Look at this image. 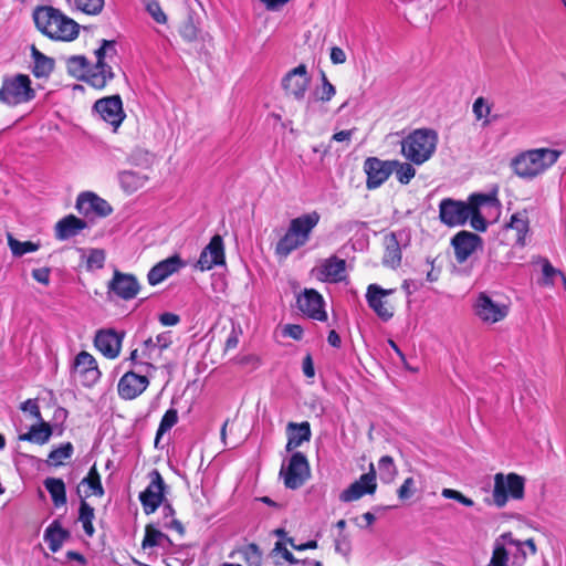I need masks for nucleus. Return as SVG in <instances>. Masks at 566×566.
<instances>
[{"label":"nucleus","instance_id":"e2e57ef3","mask_svg":"<svg viewBox=\"0 0 566 566\" xmlns=\"http://www.w3.org/2000/svg\"><path fill=\"white\" fill-rule=\"evenodd\" d=\"M413 484H415V481L412 478H407L403 483L400 485V488L398 489L397 493H398V497L400 500H407L409 499L412 494H413Z\"/></svg>","mask_w":566,"mask_h":566},{"label":"nucleus","instance_id":"bb28decb","mask_svg":"<svg viewBox=\"0 0 566 566\" xmlns=\"http://www.w3.org/2000/svg\"><path fill=\"white\" fill-rule=\"evenodd\" d=\"M184 265L185 262L180 259L179 255L176 254L169 256L158 262L149 270L147 274L148 283L153 286L157 285L165 281L168 276L178 272Z\"/></svg>","mask_w":566,"mask_h":566},{"label":"nucleus","instance_id":"9d476101","mask_svg":"<svg viewBox=\"0 0 566 566\" xmlns=\"http://www.w3.org/2000/svg\"><path fill=\"white\" fill-rule=\"evenodd\" d=\"M473 311L483 323L495 324L507 316L509 306L493 301L485 292H481L474 301Z\"/></svg>","mask_w":566,"mask_h":566},{"label":"nucleus","instance_id":"4d7b16f0","mask_svg":"<svg viewBox=\"0 0 566 566\" xmlns=\"http://www.w3.org/2000/svg\"><path fill=\"white\" fill-rule=\"evenodd\" d=\"M335 552L345 557H348L352 552V542L348 534L339 533L335 539Z\"/></svg>","mask_w":566,"mask_h":566},{"label":"nucleus","instance_id":"4c0bfd02","mask_svg":"<svg viewBox=\"0 0 566 566\" xmlns=\"http://www.w3.org/2000/svg\"><path fill=\"white\" fill-rule=\"evenodd\" d=\"M499 541H504L505 544L516 547L523 560L527 558V552L524 551V546H528V554L534 556L537 554V546L534 538H527L525 541L516 539L513 537L512 532L503 533Z\"/></svg>","mask_w":566,"mask_h":566},{"label":"nucleus","instance_id":"6e6552de","mask_svg":"<svg viewBox=\"0 0 566 566\" xmlns=\"http://www.w3.org/2000/svg\"><path fill=\"white\" fill-rule=\"evenodd\" d=\"M71 368L73 376L87 388L96 385L102 376L96 359L85 350L75 356Z\"/></svg>","mask_w":566,"mask_h":566},{"label":"nucleus","instance_id":"a878e982","mask_svg":"<svg viewBox=\"0 0 566 566\" xmlns=\"http://www.w3.org/2000/svg\"><path fill=\"white\" fill-rule=\"evenodd\" d=\"M499 203L497 199L488 193H472L470 195V209L469 220L471 227L476 231H485L488 223L482 216L480 209L484 206L494 207Z\"/></svg>","mask_w":566,"mask_h":566},{"label":"nucleus","instance_id":"a19ab883","mask_svg":"<svg viewBox=\"0 0 566 566\" xmlns=\"http://www.w3.org/2000/svg\"><path fill=\"white\" fill-rule=\"evenodd\" d=\"M411 163H401L399 160H391V174L395 172L398 181L407 185L416 175V169Z\"/></svg>","mask_w":566,"mask_h":566},{"label":"nucleus","instance_id":"393cba45","mask_svg":"<svg viewBox=\"0 0 566 566\" xmlns=\"http://www.w3.org/2000/svg\"><path fill=\"white\" fill-rule=\"evenodd\" d=\"M308 462H285L282 463L280 476L287 489L301 488L310 478Z\"/></svg>","mask_w":566,"mask_h":566},{"label":"nucleus","instance_id":"f257e3e1","mask_svg":"<svg viewBox=\"0 0 566 566\" xmlns=\"http://www.w3.org/2000/svg\"><path fill=\"white\" fill-rule=\"evenodd\" d=\"M116 42L113 40H102L94 54L96 63L90 65L84 55H72L66 60V67L70 74L82 76L85 82L94 88H104L115 76L112 66L107 60H113L116 55Z\"/></svg>","mask_w":566,"mask_h":566},{"label":"nucleus","instance_id":"338daca9","mask_svg":"<svg viewBox=\"0 0 566 566\" xmlns=\"http://www.w3.org/2000/svg\"><path fill=\"white\" fill-rule=\"evenodd\" d=\"M32 277L44 285H49L50 283V269L49 268H40L34 269L32 271Z\"/></svg>","mask_w":566,"mask_h":566},{"label":"nucleus","instance_id":"f704fd0d","mask_svg":"<svg viewBox=\"0 0 566 566\" xmlns=\"http://www.w3.org/2000/svg\"><path fill=\"white\" fill-rule=\"evenodd\" d=\"M43 484L46 491L50 493L55 507H61L66 504V490L62 479L46 478Z\"/></svg>","mask_w":566,"mask_h":566},{"label":"nucleus","instance_id":"f3484780","mask_svg":"<svg viewBox=\"0 0 566 566\" xmlns=\"http://www.w3.org/2000/svg\"><path fill=\"white\" fill-rule=\"evenodd\" d=\"M391 293H394V290H385L378 284H370L367 287L366 301L368 306L384 322L389 321L394 316V306L386 300Z\"/></svg>","mask_w":566,"mask_h":566},{"label":"nucleus","instance_id":"cd10ccee","mask_svg":"<svg viewBox=\"0 0 566 566\" xmlns=\"http://www.w3.org/2000/svg\"><path fill=\"white\" fill-rule=\"evenodd\" d=\"M287 443L286 450L293 451L301 447L302 443L308 442L312 437L311 426L308 421L301 423L289 422L286 426Z\"/></svg>","mask_w":566,"mask_h":566},{"label":"nucleus","instance_id":"680f3d73","mask_svg":"<svg viewBox=\"0 0 566 566\" xmlns=\"http://www.w3.org/2000/svg\"><path fill=\"white\" fill-rule=\"evenodd\" d=\"M240 335H241L240 326H235L234 324H232L231 332L228 335L227 340H226V345H224L226 350L233 349L238 346Z\"/></svg>","mask_w":566,"mask_h":566},{"label":"nucleus","instance_id":"412c9836","mask_svg":"<svg viewBox=\"0 0 566 566\" xmlns=\"http://www.w3.org/2000/svg\"><path fill=\"white\" fill-rule=\"evenodd\" d=\"M148 386L149 379L146 376L129 370L118 380V396L125 400H132L142 395Z\"/></svg>","mask_w":566,"mask_h":566},{"label":"nucleus","instance_id":"7ed1b4c3","mask_svg":"<svg viewBox=\"0 0 566 566\" xmlns=\"http://www.w3.org/2000/svg\"><path fill=\"white\" fill-rule=\"evenodd\" d=\"M319 220L321 216L317 211H312L292 219L285 234L275 245V253L286 258L293 251L305 245Z\"/></svg>","mask_w":566,"mask_h":566},{"label":"nucleus","instance_id":"c85d7f7f","mask_svg":"<svg viewBox=\"0 0 566 566\" xmlns=\"http://www.w3.org/2000/svg\"><path fill=\"white\" fill-rule=\"evenodd\" d=\"M86 227V221L73 214H69L56 223L55 235L59 240H67L77 235Z\"/></svg>","mask_w":566,"mask_h":566},{"label":"nucleus","instance_id":"4be33fe9","mask_svg":"<svg viewBox=\"0 0 566 566\" xmlns=\"http://www.w3.org/2000/svg\"><path fill=\"white\" fill-rule=\"evenodd\" d=\"M313 272L322 282L338 283L345 279L346 262L336 255H332L322 260Z\"/></svg>","mask_w":566,"mask_h":566},{"label":"nucleus","instance_id":"6ab92c4d","mask_svg":"<svg viewBox=\"0 0 566 566\" xmlns=\"http://www.w3.org/2000/svg\"><path fill=\"white\" fill-rule=\"evenodd\" d=\"M451 244L458 263H464L478 249L482 248V239L473 232L463 230L451 239Z\"/></svg>","mask_w":566,"mask_h":566},{"label":"nucleus","instance_id":"09e8293b","mask_svg":"<svg viewBox=\"0 0 566 566\" xmlns=\"http://www.w3.org/2000/svg\"><path fill=\"white\" fill-rule=\"evenodd\" d=\"M75 7L84 13L96 15L103 8L105 0H73Z\"/></svg>","mask_w":566,"mask_h":566},{"label":"nucleus","instance_id":"ea45409f","mask_svg":"<svg viewBox=\"0 0 566 566\" xmlns=\"http://www.w3.org/2000/svg\"><path fill=\"white\" fill-rule=\"evenodd\" d=\"M161 350L155 344V340L151 337H148L143 342L142 355L147 359V361L142 363L146 368L156 369L154 363L158 361L161 357Z\"/></svg>","mask_w":566,"mask_h":566},{"label":"nucleus","instance_id":"8fccbe9b","mask_svg":"<svg viewBox=\"0 0 566 566\" xmlns=\"http://www.w3.org/2000/svg\"><path fill=\"white\" fill-rule=\"evenodd\" d=\"M472 111L478 120L484 119V126H488L491 123V120L488 119V116L491 113V107L490 105H488L486 101L483 97H478L474 101Z\"/></svg>","mask_w":566,"mask_h":566},{"label":"nucleus","instance_id":"a211bd4d","mask_svg":"<svg viewBox=\"0 0 566 566\" xmlns=\"http://www.w3.org/2000/svg\"><path fill=\"white\" fill-rule=\"evenodd\" d=\"M364 171L367 176V189H376L380 187L391 175V160H381L377 157H368L364 161Z\"/></svg>","mask_w":566,"mask_h":566},{"label":"nucleus","instance_id":"864d4df0","mask_svg":"<svg viewBox=\"0 0 566 566\" xmlns=\"http://www.w3.org/2000/svg\"><path fill=\"white\" fill-rule=\"evenodd\" d=\"M20 410L24 413H28L35 421L44 420L40 411L38 399H27L25 401L21 402Z\"/></svg>","mask_w":566,"mask_h":566},{"label":"nucleus","instance_id":"6e6d98bb","mask_svg":"<svg viewBox=\"0 0 566 566\" xmlns=\"http://www.w3.org/2000/svg\"><path fill=\"white\" fill-rule=\"evenodd\" d=\"M146 10L157 23L165 24L167 22V17L157 0L148 1Z\"/></svg>","mask_w":566,"mask_h":566},{"label":"nucleus","instance_id":"de8ad7c7","mask_svg":"<svg viewBox=\"0 0 566 566\" xmlns=\"http://www.w3.org/2000/svg\"><path fill=\"white\" fill-rule=\"evenodd\" d=\"M179 34L188 43L198 41L200 30L195 23L192 17L189 15L188 19L182 22L179 29Z\"/></svg>","mask_w":566,"mask_h":566},{"label":"nucleus","instance_id":"052dcab7","mask_svg":"<svg viewBox=\"0 0 566 566\" xmlns=\"http://www.w3.org/2000/svg\"><path fill=\"white\" fill-rule=\"evenodd\" d=\"M272 555L281 554V556L289 563V564H296L297 559L294 557V555L285 547V545L282 542H276L274 545V548L272 549Z\"/></svg>","mask_w":566,"mask_h":566},{"label":"nucleus","instance_id":"2f4dec72","mask_svg":"<svg viewBox=\"0 0 566 566\" xmlns=\"http://www.w3.org/2000/svg\"><path fill=\"white\" fill-rule=\"evenodd\" d=\"M149 177L134 170H123L118 172V181L122 189L127 193H133L140 188L145 187Z\"/></svg>","mask_w":566,"mask_h":566},{"label":"nucleus","instance_id":"3c124183","mask_svg":"<svg viewBox=\"0 0 566 566\" xmlns=\"http://www.w3.org/2000/svg\"><path fill=\"white\" fill-rule=\"evenodd\" d=\"M164 536L165 535L159 530L155 528L153 525H147L145 527V536L142 543L143 548L158 546Z\"/></svg>","mask_w":566,"mask_h":566},{"label":"nucleus","instance_id":"a18cd8bd","mask_svg":"<svg viewBox=\"0 0 566 566\" xmlns=\"http://www.w3.org/2000/svg\"><path fill=\"white\" fill-rule=\"evenodd\" d=\"M8 244L14 256H22L25 253L34 252L39 249V244L31 241L21 242L14 239L11 234L8 235Z\"/></svg>","mask_w":566,"mask_h":566},{"label":"nucleus","instance_id":"58836bf2","mask_svg":"<svg viewBox=\"0 0 566 566\" xmlns=\"http://www.w3.org/2000/svg\"><path fill=\"white\" fill-rule=\"evenodd\" d=\"M95 518L94 507L85 500H82L78 509V521L82 523L83 531L88 537H93L95 528L93 521Z\"/></svg>","mask_w":566,"mask_h":566},{"label":"nucleus","instance_id":"7c9ffc66","mask_svg":"<svg viewBox=\"0 0 566 566\" xmlns=\"http://www.w3.org/2000/svg\"><path fill=\"white\" fill-rule=\"evenodd\" d=\"M70 537V532L62 527L60 521H53L45 530L43 538L51 552L56 553Z\"/></svg>","mask_w":566,"mask_h":566},{"label":"nucleus","instance_id":"aec40b11","mask_svg":"<svg viewBox=\"0 0 566 566\" xmlns=\"http://www.w3.org/2000/svg\"><path fill=\"white\" fill-rule=\"evenodd\" d=\"M108 293H114L122 300H132L139 292V283L133 274L114 271L113 279L108 282Z\"/></svg>","mask_w":566,"mask_h":566},{"label":"nucleus","instance_id":"ddd939ff","mask_svg":"<svg viewBox=\"0 0 566 566\" xmlns=\"http://www.w3.org/2000/svg\"><path fill=\"white\" fill-rule=\"evenodd\" d=\"M164 492V479L157 470L151 471L150 483L139 494V501L145 514L149 515L156 512L165 499Z\"/></svg>","mask_w":566,"mask_h":566},{"label":"nucleus","instance_id":"423d86ee","mask_svg":"<svg viewBox=\"0 0 566 566\" xmlns=\"http://www.w3.org/2000/svg\"><path fill=\"white\" fill-rule=\"evenodd\" d=\"M35 97L32 82L27 74L7 75L0 87V102L8 106H17L31 102Z\"/></svg>","mask_w":566,"mask_h":566},{"label":"nucleus","instance_id":"37998d69","mask_svg":"<svg viewBox=\"0 0 566 566\" xmlns=\"http://www.w3.org/2000/svg\"><path fill=\"white\" fill-rule=\"evenodd\" d=\"M177 422H178V411L174 408L168 409L164 413V416L159 422V427H158L157 433H156L155 443L158 444L161 437L166 432H168Z\"/></svg>","mask_w":566,"mask_h":566},{"label":"nucleus","instance_id":"5fc2aeb1","mask_svg":"<svg viewBox=\"0 0 566 566\" xmlns=\"http://www.w3.org/2000/svg\"><path fill=\"white\" fill-rule=\"evenodd\" d=\"M105 262V252L101 249H92L88 253L86 265L87 269H102Z\"/></svg>","mask_w":566,"mask_h":566},{"label":"nucleus","instance_id":"0e129e2a","mask_svg":"<svg viewBox=\"0 0 566 566\" xmlns=\"http://www.w3.org/2000/svg\"><path fill=\"white\" fill-rule=\"evenodd\" d=\"M172 343V336L171 332H163L156 336L155 344L158 347L159 350L167 349Z\"/></svg>","mask_w":566,"mask_h":566},{"label":"nucleus","instance_id":"1a4fd4ad","mask_svg":"<svg viewBox=\"0 0 566 566\" xmlns=\"http://www.w3.org/2000/svg\"><path fill=\"white\" fill-rule=\"evenodd\" d=\"M470 212V197L468 201L443 198L439 203V219L451 228L465 224Z\"/></svg>","mask_w":566,"mask_h":566},{"label":"nucleus","instance_id":"bf43d9fd","mask_svg":"<svg viewBox=\"0 0 566 566\" xmlns=\"http://www.w3.org/2000/svg\"><path fill=\"white\" fill-rule=\"evenodd\" d=\"M336 94L335 86L328 81L326 74L322 73V90L318 99L322 102L331 101Z\"/></svg>","mask_w":566,"mask_h":566},{"label":"nucleus","instance_id":"e433bc0d","mask_svg":"<svg viewBox=\"0 0 566 566\" xmlns=\"http://www.w3.org/2000/svg\"><path fill=\"white\" fill-rule=\"evenodd\" d=\"M81 485L84 488L85 497H90L92 495H104L101 476L95 464L90 469L87 475L82 480Z\"/></svg>","mask_w":566,"mask_h":566},{"label":"nucleus","instance_id":"79ce46f5","mask_svg":"<svg viewBox=\"0 0 566 566\" xmlns=\"http://www.w3.org/2000/svg\"><path fill=\"white\" fill-rule=\"evenodd\" d=\"M542 265L543 277L539 284L543 286H554L555 277L562 274V271L554 268L553 264L546 258H538L537 261Z\"/></svg>","mask_w":566,"mask_h":566},{"label":"nucleus","instance_id":"20e7f679","mask_svg":"<svg viewBox=\"0 0 566 566\" xmlns=\"http://www.w3.org/2000/svg\"><path fill=\"white\" fill-rule=\"evenodd\" d=\"M439 136L432 128H417L401 140V154L411 164L420 166L436 153Z\"/></svg>","mask_w":566,"mask_h":566},{"label":"nucleus","instance_id":"5701e85b","mask_svg":"<svg viewBox=\"0 0 566 566\" xmlns=\"http://www.w3.org/2000/svg\"><path fill=\"white\" fill-rule=\"evenodd\" d=\"M224 263V245L219 234L211 238L208 245L201 251L196 266L201 271L211 270Z\"/></svg>","mask_w":566,"mask_h":566},{"label":"nucleus","instance_id":"4468645a","mask_svg":"<svg viewBox=\"0 0 566 566\" xmlns=\"http://www.w3.org/2000/svg\"><path fill=\"white\" fill-rule=\"evenodd\" d=\"M377 489L376 482V470L373 462L369 464V471L361 474L358 480L353 482L347 489H345L339 499L343 502L357 501L366 494H374Z\"/></svg>","mask_w":566,"mask_h":566},{"label":"nucleus","instance_id":"39448f33","mask_svg":"<svg viewBox=\"0 0 566 566\" xmlns=\"http://www.w3.org/2000/svg\"><path fill=\"white\" fill-rule=\"evenodd\" d=\"M560 155L562 151L551 148L526 150L512 160V168L518 177L531 180L552 167Z\"/></svg>","mask_w":566,"mask_h":566},{"label":"nucleus","instance_id":"473e14b6","mask_svg":"<svg viewBox=\"0 0 566 566\" xmlns=\"http://www.w3.org/2000/svg\"><path fill=\"white\" fill-rule=\"evenodd\" d=\"M31 55L33 59L32 73L35 77H46L54 69V61L41 53L35 45L31 46Z\"/></svg>","mask_w":566,"mask_h":566},{"label":"nucleus","instance_id":"774afa93","mask_svg":"<svg viewBox=\"0 0 566 566\" xmlns=\"http://www.w3.org/2000/svg\"><path fill=\"white\" fill-rule=\"evenodd\" d=\"M158 319L164 326H175L180 322V317L177 314L170 312L160 314Z\"/></svg>","mask_w":566,"mask_h":566},{"label":"nucleus","instance_id":"49530a36","mask_svg":"<svg viewBox=\"0 0 566 566\" xmlns=\"http://www.w3.org/2000/svg\"><path fill=\"white\" fill-rule=\"evenodd\" d=\"M510 555L504 543L495 541L492 556L488 566H509Z\"/></svg>","mask_w":566,"mask_h":566},{"label":"nucleus","instance_id":"f03ea898","mask_svg":"<svg viewBox=\"0 0 566 566\" xmlns=\"http://www.w3.org/2000/svg\"><path fill=\"white\" fill-rule=\"evenodd\" d=\"M38 30L55 41H73L78 35V24L51 6H41L33 11Z\"/></svg>","mask_w":566,"mask_h":566},{"label":"nucleus","instance_id":"2eb2a0df","mask_svg":"<svg viewBox=\"0 0 566 566\" xmlns=\"http://www.w3.org/2000/svg\"><path fill=\"white\" fill-rule=\"evenodd\" d=\"M75 208L78 213L86 218H104L109 216L113 211L111 205L105 199L91 191L78 195Z\"/></svg>","mask_w":566,"mask_h":566},{"label":"nucleus","instance_id":"69168bd1","mask_svg":"<svg viewBox=\"0 0 566 566\" xmlns=\"http://www.w3.org/2000/svg\"><path fill=\"white\" fill-rule=\"evenodd\" d=\"M304 331L301 325L287 324L283 329V335L289 336L295 340L302 339Z\"/></svg>","mask_w":566,"mask_h":566},{"label":"nucleus","instance_id":"f8f14e48","mask_svg":"<svg viewBox=\"0 0 566 566\" xmlns=\"http://www.w3.org/2000/svg\"><path fill=\"white\" fill-rule=\"evenodd\" d=\"M311 77L307 73L305 64H300L289 71L282 78V87L285 94L292 96L296 101H302L308 90Z\"/></svg>","mask_w":566,"mask_h":566},{"label":"nucleus","instance_id":"0eeeda50","mask_svg":"<svg viewBox=\"0 0 566 566\" xmlns=\"http://www.w3.org/2000/svg\"><path fill=\"white\" fill-rule=\"evenodd\" d=\"M525 480L516 473H509L504 476L497 473L494 479L493 502L502 507L506 504L509 497L522 500L524 497Z\"/></svg>","mask_w":566,"mask_h":566},{"label":"nucleus","instance_id":"603ef678","mask_svg":"<svg viewBox=\"0 0 566 566\" xmlns=\"http://www.w3.org/2000/svg\"><path fill=\"white\" fill-rule=\"evenodd\" d=\"M73 444L71 442H63L59 447L53 448L48 457V460H65L73 454Z\"/></svg>","mask_w":566,"mask_h":566},{"label":"nucleus","instance_id":"dca6fc26","mask_svg":"<svg viewBox=\"0 0 566 566\" xmlns=\"http://www.w3.org/2000/svg\"><path fill=\"white\" fill-rule=\"evenodd\" d=\"M297 308L307 317L324 322L327 319L324 298L314 289H305L296 298Z\"/></svg>","mask_w":566,"mask_h":566},{"label":"nucleus","instance_id":"9b49d317","mask_svg":"<svg viewBox=\"0 0 566 566\" xmlns=\"http://www.w3.org/2000/svg\"><path fill=\"white\" fill-rule=\"evenodd\" d=\"M93 112H95L102 120L109 124L114 132L117 130L126 117L119 95L97 99L93 105Z\"/></svg>","mask_w":566,"mask_h":566},{"label":"nucleus","instance_id":"c9c22d12","mask_svg":"<svg viewBox=\"0 0 566 566\" xmlns=\"http://www.w3.org/2000/svg\"><path fill=\"white\" fill-rule=\"evenodd\" d=\"M507 227L516 231L515 244L524 247L530 231V221L526 213L516 212L512 214Z\"/></svg>","mask_w":566,"mask_h":566},{"label":"nucleus","instance_id":"c756f323","mask_svg":"<svg viewBox=\"0 0 566 566\" xmlns=\"http://www.w3.org/2000/svg\"><path fill=\"white\" fill-rule=\"evenodd\" d=\"M53 433L52 427L45 420L36 421L24 433L19 434L20 441H29L36 444L46 443Z\"/></svg>","mask_w":566,"mask_h":566},{"label":"nucleus","instance_id":"13d9d810","mask_svg":"<svg viewBox=\"0 0 566 566\" xmlns=\"http://www.w3.org/2000/svg\"><path fill=\"white\" fill-rule=\"evenodd\" d=\"M441 495L446 499L455 500L464 506H473L474 502L472 499L465 496L460 491L453 489H443Z\"/></svg>","mask_w":566,"mask_h":566},{"label":"nucleus","instance_id":"c03bdc74","mask_svg":"<svg viewBox=\"0 0 566 566\" xmlns=\"http://www.w3.org/2000/svg\"><path fill=\"white\" fill-rule=\"evenodd\" d=\"M243 560L248 566L262 565V552L255 543H250L240 551Z\"/></svg>","mask_w":566,"mask_h":566},{"label":"nucleus","instance_id":"b1692460","mask_svg":"<svg viewBox=\"0 0 566 566\" xmlns=\"http://www.w3.org/2000/svg\"><path fill=\"white\" fill-rule=\"evenodd\" d=\"M124 335L115 329H101L95 335L94 345L106 358L115 359L120 353Z\"/></svg>","mask_w":566,"mask_h":566},{"label":"nucleus","instance_id":"72a5a7b5","mask_svg":"<svg viewBox=\"0 0 566 566\" xmlns=\"http://www.w3.org/2000/svg\"><path fill=\"white\" fill-rule=\"evenodd\" d=\"M385 245L384 264L392 269L399 266L401 263V249L395 233H390L385 238Z\"/></svg>","mask_w":566,"mask_h":566}]
</instances>
